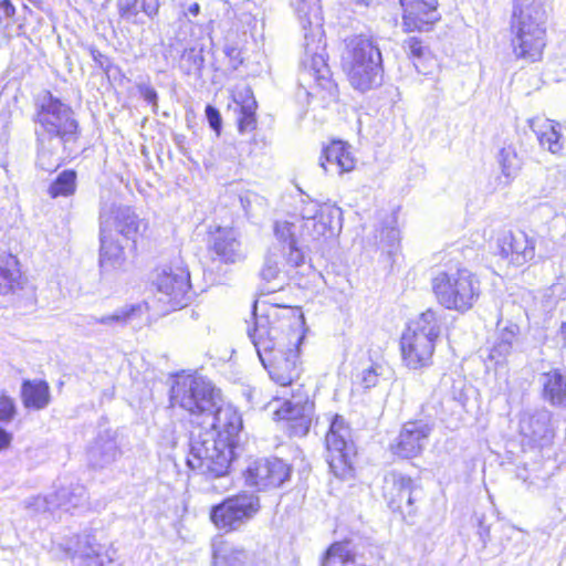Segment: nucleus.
Instances as JSON below:
<instances>
[{
  "label": "nucleus",
  "instance_id": "ddd939ff",
  "mask_svg": "<svg viewBox=\"0 0 566 566\" xmlns=\"http://www.w3.org/2000/svg\"><path fill=\"white\" fill-rule=\"evenodd\" d=\"M155 284L158 292L172 308L184 307L192 297L190 273L181 265H169L161 269Z\"/></svg>",
  "mask_w": 566,
  "mask_h": 566
},
{
  "label": "nucleus",
  "instance_id": "e433bc0d",
  "mask_svg": "<svg viewBox=\"0 0 566 566\" xmlns=\"http://www.w3.org/2000/svg\"><path fill=\"white\" fill-rule=\"evenodd\" d=\"M76 190V172L72 169L63 170L49 187L51 198L69 197Z\"/></svg>",
  "mask_w": 566,
  "mask_h": 566
},
{
  "label": "nucleus",
  "instance_id": "aec40b11",
  "mask_svg": "<svg viewBox=\"0 0 566 566\" xmlns=\"http://www.w3.org/2000/svg\"><path fill=\"white\" fill-rule=\"evenodd\" d=\"M209 251L213 259L226 264H234L245 259V251L232 228H218L211 237Z\"/></svg>",
  "mask_w": 566,
  "mask_h": 566
},
{
  "label": "nucleus",
  "instance_id": "c756f323",
  "mask_svg": "<svg viewBox=\"0 0 566 566\" xmlns=\"http://www.w3.org/2000/svg\"><path fill=\"white\" fill-rule=\"evenodd\" d=\"M21 398L25 408L41 410L50 403V387L44 380H24Z\"/></svg>",
  "mask_w": 566,
  "mask_h": 566
},
{
  "label": "nucleus",
  "instance_id": "052dcab7",
  "mask_svg": "<svg viewBox=\"0 0 566 566\" xmlns=\"http://www.w3.org/2000/svg\"><path fill=\"white\" fill-rule=\"evenodd\" d=\"M359 3H367V0H357Z\"/></svg>",
  "mask_w": 566,
  "mask_h": 566
},
{
  "label": "nucleus",
  "instance_id": "58836bf2",
  "mask_svg": "<svg viewBox=\"0 0 566 566\" xmlns=\"http://www.w3.org/2000/svg\"><path fill=\"white\" fill-rule=\"evenodd\" d=\"M499 163L502 174L509 179L514 178L522 166V161L512 146L503 147L500 150Z\"/></svg>",
  "mask_w": 566,
  "mask_h": 566
},
{
  "label": "nucleus",
  "instance_id": "c03bdc74",
  "mask_svg": "<svg viewBox=\"0 0 566 566\" xmlns=\"http://www.w3.org/2000/svg\"><path fill=\"white\" fill-rule=\"evenodd\" d=\"M15 403L14 400L6 395L4 391H0V421L9 422L15 416Z\"/></svg>",
  "mask_w": 566,
  "mask_h": 566
},
{
  "label": "nucleus",
  "instance_id": "9b49d317",
  "mask_svg": "<svg viewBox=\"0 0 566 566\" xmlns=\"http://www.w3.org/2000/svg\"><path fill=\"white\" fill-rule=\"evenodd\" d=\"M260 507L259 496L243 491L212 506L210 518L219 530L237 531L252 520Z\"/></svg>",
  "mask_w": 566,
  "mask_h": 566
},
{
  "label": "nucleus",
  "instance_id": "4be33fe9",
  "mask_svg": "<svg viewBox=\"0 0 566 566\" xmlns=\"http://www.w3.org/2000/svg\"><path fill=\"white\" fill-rule=\"evenodd\" d=\"M312 405L307 401L285 400L283 405L275 411L279 419L289 422L290 434L304 437L307 434L312 423Z\"/></svg>",
  "mask_w": 566,
  "mask_h": 566
},
{
  "label": "nucleus",
  "instance_id": "dca6fc26",
  "mask_svg": "<svg viewBox=\"0 0 566 566\" xmlns=\"http://www.w3.org/2000/svg\"><path fill=\"white\" fill-rule=\"evenodd\" d=\"M432 431L431 426L419 420L403 424L396 442L391 444V451L403 459L419 455L424 449Z\"/></svg>",
  "mask_w": 566,
  "mask_h": 566
},
{
  "label": "nucleus",
  "instance_id": "7c9ffc66",
  "mask_svg": "<svg viewBox=\"0 0 566 566\" xmlns=\"http://www.w3.org/2000/svg\"><path fill=\"white\" fill-rule=\"evenodd\" d=\"M145 307V304L125 305L109 315L102 317L90 316L86 323H97L109 327H123L132 323L135 318H139Z\"/></svg>",
  "mask_w": 566,
  "mask_h": 566
},
{
  "label": "nucleus",
  "instance_id": "6e6552de",
  "mask_svg": "<svg viewBox=\"0 0 566 566\" xmlns=\"http://www.w3.org/2000/svg\"><path fill=\"white\" fill-rule=\"evenodd\" d=\"M431 286L440 305L461 313L472 308L480 296V281L462 266L438 271L431 280Z\"/></svg>",
  "mask_w": 566,
  "mask_h": 566
},
{
  "label": "nucleus",
  "instance_id": "49530a36",
  "mask_svg": "<svg viewBox=\"0 0 566 566\" xmlns=\"http://www.w3.org/2000/svg\"><path fill=\"white\" fill-rule=\"evenodd\" d=\"M281 255L284 254L286 263L292 266H300L304 263V253L297 247V244H290L280 249Z\"/></svg>",
  "mask_w": 566,
  "mask_h": 566
},
{
  "label": "nucleus",
  "instance_id": "1a4fd4ad",
  "mask_svg": "<svg viewBox=\"0 0 566 566\" xmlns=\"http://www.w3.org/2000/svg\"><path fill=\"white\" fill-rule=\"evenodd\" d=\"M440 333L441 318L432 310H427L408 325L401 336L400 348L409 368L418 369L430 364Z\"/></svg>",
  "mask_w": 566,
  "mask_h": 566
},
{
  "label": "nucleus",
  "instance_id": "c9c22d12",
  "mask_svg": "<svg viewBox=\"0 0 566 566\" xmlns=\"http://www.w3.org/2000/svg\"><path fill=\"white\" fill-rule=\"evenodd\" d=\"M515 325L504 328L494 345L491 347L488 359L494 361L495 365L503 363L512 353L513 343L516 337Z\"/></svg>",
  "mask_w": 566,
  "mask_h": 566
},
{
  "label": "nucleus",
  "instance_id": "09e8293b",
  "mask_svg": "<svg viewBox=\"0 0 566 566\" xmlns=\"http://www.w3.org/2000/svg\"><path fill=\"white\" fill-rule=\"evenodd\" d=\"M403 48L413 56L418 59L424 57L428 49L422 44L419 38L410 36L405 41Z\"/></svg>",
  "mask_w": 566,
  "mask_h": 566
},
{
  "label": "nucleus",
  "instance_id": "b1692460",
  "mask_svg": "<svg viewBox=\"0 0 566 566\" xmlns=\"http://www.w3.org/2000/svg\"><path fill=\"white\" fill-rule=\"evenodd\" d=\"M160 8L159 0H117V9L122 19L130 23H144V17L153 20Z\"/></svg>",
  "mask_w": 566,
  "mask_h": 566
},
{
  "label": "nucleus",
  "instance_id": "7ed1b4c3",
  "mask_svg": "<svg viewBox=\"0 0 566 566\" xmlns=\"http://www.w3.org/2000/svg\"><path fill=\"white\" fill-rule=\"evenodd\" d=\"M241 429L242 426L229 432L224 428L207 426L191 432L187 464L203 475L208 491L221 494L233 486L231 463Z\"/></svg>",
  "mask_w": 566,
  "mask_h": 566
},
{
  "label": "nucleus",
  "instance_id": "72a5a7b5",
  "mask_svg": "<svg viewBox=\"0 0 566 566\" xmlns=\"http://www.w3.org/2000/svg\"><path fill=\"white\" fill-rule=\"evenodd\" d=\"M99 265L103 270L115 269L124 261L123 248L114 237L99 232Z\"/></svg>",
  "mask_w": 566,
  "mask_h": 566
},
{
  "label": "nucleus",
  "instance_id": "8fccbe9b",
  "mask_svg": "<svg viewBox=\"0 0 566 566\" xmlns=\"http://www.w3.org/2000/svg\"><path fill=\"white\" fill-rule=\"evenodd\" d=\"M205 114L211 129H213L217 135H220L222 128V118L220 112L214 106L207 105Z\"/></svg>",
  "mask_w": 566,
  "mask_h": 566
},
{
  "label": "nucleus",
  "instance_id": "412c9836",
  "mask_svg": "<svg viewBox=\"0 0 566 566\" xmlns=\"http://www.w3.org/2000/svg\"><path fill=\"white\" fill-rule=\"evenodd\" d=\"M75 538V545L65 547V551L73 557H78L81 566H112L114 564L115 552H103L102 545L96 543L94 536L85 534L76 535Z\"/></svg>",
  "mask_w": 566,
  "mask_h": 566
},
{
  "label": "nucleus",
  "instance_id": "603ef678",
  "mask_svg": "<svg viewBox=\"0 0 566 566\" xmlns=\"http://www.w3.org/2000/svg\"><path fill=\"white\" fill-rule=\"evenodd\" d=\"M15 15V8L10 0H0V25H8Z\"/></svg>",
  "mask_w": 566,
  "mask_h": 566
},
{
  "label": "nucleus",
  "instance_id": "5701e85b",
  "mask_svg": "<svg viewBox=\"0 0 566 566\" xmlns=\"http://www.w3.org/2000/svg\"><path fill=\"white\" fill-rule=\"evenodd\" d=\"M119 454L120 451L115 438L108 431H105L98 434L90 447L87 459L90 465L102 469L112 464Z\"/></svg>",
  "mask_w": 566,
  "mask_h": 566
},
{
  "label": "nucleus",
  "instance_id": "bb28decb",
  "mask_svg": "<svg viewBox=\"0 0 566 566\" xmlns=\"http://www.w3.org/2000/svg\"><path fill=\"white\" fill-rule=\"evenodd\" d=\"M280 259L281 251L276 247L269 249L264 256L259 273L260 279L264 282L262 285L263 293L270 294L282 287Z\"/></svg>",
  "mask_w": 566,
  "mask_h": 566
},
{
  "label": "nucleus",
  "instance_id": "c85d7f7f",
  "mask_svg": "<svg viewBox=\"0 0 566 566\" xmlns=\"http://www.w3.org/2000/svg\"><path fill=\"white\" fill-rule=\"evenodd\" d=\"M250 555L243 547L220 541L212 544V559L214 566H244Z\"/></svg>",
  "mask_w": 566,
  "mask_h": 566
},
{
  "label": "nucleus",
  "instance_id": "ea45409f",
  "mask_svg": "<svg viewBox=\"0 0 566 566\" xmlns=\"http://www.w3.org/2000/svg\"><path fill=\"white\" fill-rule=\"evenodd\" d=\"M303 224L291 221H276L274 224V234L283 247L297 244L296 232Z\"/></svg>",
  "mask_w": 566,
  "mask_h": 566
},
{
  "label": "nucleus",
  "instance_id": "f03ea898",
  "mask_svg": "<svg viewBox=\"0 0 566 566\" xmlns=\"http://www.w3.org/2000/svg\"><path fill=\"white\" fill-rule=\"evenodd\" d=\"M34 134L36 136L38 166L45 171L55 170L70 146L78 139V123L67 104L44 91L35 98Z\"/></svg>",
  "mask_w": 566,
  "mask_h": 566
},
{
  "label": "nucleus",
  "instance_id": "37998d69",
  "mask_svg": "<svg viewBox=\"0 0 566 566\" xmlns=\"http://www.w3.org/2000/svg\"><path fill=\"white\" fill-rule=\"evenodd\" d=\"M324 218L325 214L322 213L318 220H315L310 224L312 226L313 229H310V227L304 229L306 231V234L312 240H318L319 238L326 237L327 234H334L333 229L327 224Z\"/></svg>",
  "mask_w": 566,
  "mask_h": 566
},
{
  "label": "nucleus",
  "instance_id": "f3484780",
  "mask_svg": "<svg viewBox=\"0 0 566 566\" xmlns=\"http://www.w3.org/2000/svg\"><path fill=\"white\" fill-rule=\"evenodd\" d=\"M496 245L500 255L516 266L532 260L535 254L534 240L522 230L501 233Z\"/></svg>",
  "mask_w": 566,
  "mask_h": 566
},
{
  "label": "nucleus",
  "instance_id": "a19ab883",
  "mask_svg": "<svg viewBox=\"0 0 566 566\" xmlns=\"http://www.w3.org/2000/svg\"><path fill=\"white\" fill-rule=\"evenodd\" d=\"M24 507L29 511L30 514L33 515L56 509L53 494L49 496L38 495L29 497L24 501Z\"/></svg>",
  "mask_w": 566,
  "mask_h": 566
},
{
  "label": "nucleus",
  "instance_id": "4d7b16f0",
  "mask_svg": "<svg viewBox=\"0 0 566 566\" xmlns=\"http://www.w3.org/2000/svg\"><path fill=\"white\" fill-rule=\"evenodd\" d=\"M12 436L0 427V451L8 448L11 443Z\"/></svg>",
  "mask_w": 566,
  "mask_h": 566
},
{
  "label": "nucleus",
  "instance_id": "f704fd0d",
  "mask_svg": "<svg viewBox=\"0 0 566 566\" xmlns=\"http://www.w3.org/2000/svg\"><path fill=\"white\" fill-rule=\"evenodd\" d=\"M321 566H358L349 542H336L326 551Z\"/></svg>",
  "mask_w": 566,
  "mask_h": 566
},
{
  "label": "nucleus",
  "instance_id": "cd10ccee",
  "mask_svg": "<svg viewBox=\"0 0 566 566\" xmlns=\"http://www.w3.org/2000/svg\"><path fill=\"white\" fill-rule=\"evenodd\" d=\"M543 398L552 406L566 407V376L554 369L542 374Z\"/></svg>",
  "mask_w": 566,
  "mask_h": 566
},
{
  "label": "nucleus",
  "instance_id": "2f4dec72",
  "mask_svg": "<svg viewBox=\"0 0 566 566\" xmlns=\"http://www.w3.org/2000/svg\"><path fill=\"white\" fill-rule=\"evenodd\" d=\"M56 509L71 511L72 509L85 507L87 505V493L84 485L71 484L61 486L54 493Z\"/></svg>",
  "mask_w": 566,
  "mask_h": 566
},
{
  "label": "nucleus",
  "instance_id": "a211bd4d",
  "mask_svg": "<svg viewBox=\"0 0 566 566\" xmlns=\"http://www.w3.org/2000/svg\"><path fill=\"white\" fill-rule=\"evenodd\" d=\"M406 31H429L440 20L437 0H400Z\"/></svg>",
  "mask_w": 566,
  "mask_h": 566
},
{
  "label": "nucleus",
  "instance_id": "5fc2aeb1",
  "mask_svg": "<svg viewBox=\"0 0 566 566\" xmlns=\"http://www.w3.org/2000/svg\"><path fill=\"white\" fill-rule=\"evenodd\" d=\"M260 198L253 192H247L240 196V203L248 217L253 214V203L259 201Z\"/></svg>",
  "mask_w": 566,
  "mask_h": 566
},
{
  "label": "nucleus",
  "instance_id": "39448f33",
  "mask_svg": "<svg viewBox=\"0 0 566 566\" xmlns=\"http://www.w3.org/2000/svg\"><path fill=\"white\" fill-rule=\"evenodd\" d=\"M170 401L191 417L200 418L199 428L208 426L234 432L242 426L241 416L231 406L222 403L220 390L206 378L179 376L170 389Z\"/></svg>",
  "mask_w": 566,
  "mask_h": 566
},
{
  "label": "nucleus",
  "instance_id": "f257e3e1",
  "mask_svg": "<svg viewBox=\"0 0 566 566\" xmlns=\"http://www.w3.org/2000/svg\"><path fill=\"white\" fill-rule=\"evenodd\" d=\"M248 335L272 380L290 386L302 373L300 346L305 336L303 313L295 307L270 305L258 315Z\"/></svg>",
  "mask_w": 566,
  "mask_h": 566
},
{
  "label": "nucleus",
  "instance_id": "0eeeda50",
  "mask_svg": "<svg viewBox=\"0 0 566 566\" xmlns=\"http://www.w3.org/2000/svg\"><path fill=\"white\" fill-rule=\"evenodd\" d=\"M344 61L349 82L356 90L365 92L381 85L384 78L382 57L374 39L365 35L350 39Z\"/></svg>",
  "mask_w": 566,
  "mask_h": 566
},
{
  "label": "nucleus",
  "instance_id": "4c0bfd02",
  "mask_svg": "<svg viewBox=\"0 0 566 566\" xmlns=\"http://www.w3.org/2000/svg\"><path fill=\"white\" fill-rule=\"evenodd\" d=\"M560 137L562 135L553 122L546 123L537 133V139L541 146L552 154H558L563 149Z\"/></svg>",
  "mask_w": 566,
  "mask_h": 566
},
{
  "label": "nucleus",
  "instance_id": "a18cd8bd",
  "mask_svg": "<svg viewBox=\"0 0 566 566\" xmlns=\"http://www.w3.org/2000/svg\"><path fill=\"white\" fill-rule=\"evenodd\" d=\"M321 207L316 201H303V205L300 209V213L303 220H306L304 223L305 228H308L310 224L317 220L318 216L321 217Z\"/></svg>",
  "mask_w": 566,
  "mask_h": 566
},
{
  "label": "nucleus",
  "instance_id": "3c124183",
  "mask_svg": "<svg viewBox=\"0 0 566 566\" xmlns=\"http://www.w3.org/2000/svg\"><path fill=\"white\" fill-rule=\"evenodd\" d=\"M547 303H557L566 298V286L562 282L552 284L545 293Z\"/></svg>",
  "mask_w": 566,
  "mask_h": 566
},
{
  "label": "nucleus",
  "instance_id": "473e14b6",
  "mask_svg": "<svg viewBox=\"0 0 566 566\" xmlns=\"http://www.w3.org/2000/svg\"><path fill=\"white\" fill-rule=\"evenodd\" d=\"M234 102L240 106L241 116L238 119L239 130L241 133L251 132L256 127L255 109L256 101L252 91L247 87L234 95Z\"/></svg>",
  "mask_w": 566,
  "mask_h": 566
},
{
  "label": "nucleus",
  "instance_id": "6ab92c4d",
  "mask_svg": "<svg viewBox=\"0 0 566 566\" xmlns=\"http://www.w3.org/2000/svg\"><path fill=\"white\" fill-rule=\"evenodd\" d=\"M520 433L541 447L547 444L553 436L552 413L546 408L525 410L520 416Z\"/></svg>",
  "mask_w": 566,
  "mask_h": 566
},
{
  "label": "nucleus",
  "instance_id": "20e7f679",
  "mask_svg": "<svg viewBox=\"0 0 566 566\" xmlns=\"http://www.w3.org/2000/svg\"><path fill=\"white\" fill-rule=\"evenodd\" d=\"M295 11L304 32L305 59L302 64L301 81L312 77L314 84L310 85L306 94L316 97L327 105L338 96L337 84L331 77V70L326 63L325 43L323 41V15L319 0H298Z\"/></svg>",
  "mask_w": 566,
  "mask_h": 566
},
{
  "label": "nucleus",
  "instance_id": "864d4df0",
  "mask_svg": "<svg viewBox=\"0 0 566 566\" xmlns=\"http://www.w3.org/2000/svg\"><path fill=\"white\" fill-rule=\"evenodd\" d=\"M179 7L185 17H197L200 13V4L198 2H190V0H172Z\"/></svg>",
  "mask_w": 566,
  "mask_h": 566
},
{
  "label": "nucleus",
  "instance_id": "2eb2a0df",
  "mask_svg": "<svg viewBox=\"0 0 566 566\" xmlns=\"http://www.w3.org/2000/svg\"><path fill=\"white\" fill-rule=\"evenodd\" d=\"M290 475V465L277 458L253 460L244 471L247 484L259 490L279 488Z\"/></svg>",
  "mask_w": 566,
  "mask_h": 566
},
{
  "label": "nucleus",
  "instance_id": "393cba45",
  "mask_svg": "<svg viewBox=\"0 0 566 566\" xmlns=\"http://www.w3.org/2000/svg\"><path fill=\"white\" fill-rule=\"evenodd\" d=\"M321 166L326 172L329 170L328 166L334 167L338 175L350 171L354 168V159L347 145L340 140L332 142L323 149Z\"/></svg>",
  "mask_w": 566,
  "mask_h": 566
},
{
  "label": "nucleus",
  "instance_id": "4468645a",
  "mask_svg": "<svg viewBox=\"0 0 566 566\" xmlns=\"http://www.w3.org/2000/svg\"><path fill=\"white\" fill-rule=\"evenodd\" d=\"M140 220L128 206L103 202L99 210V232L112 237L120 234L135 241L139 233Z\"/></svg>",
  "mask_w": 566,
  "mask_h": 566
},
{
  "label": "nucleus",
  "instance_id": "9d476101",
  "mask_svg": "<svg viewBox=\"0 0 566 566\" xmlns=\"http://www.w3.org/2000/svg\"><path fill=\"white\" fill-rule=\"evenodd\" d=\"M327 455L326 461L331 471L339 479L352 474L353 459L356 448L352 440V431L343 416L335 415L331 421L325 437Z\"/></svg>",
  "mask_w": 566,
  "mask_h": 566
},
{
  "label": "nucleus",
  "instance_id": "f8f14e48",
  "mask_svg": "<svg viewBox=\"0 0 566 566\" xmlns=\"http://www.w3.org/2000/svg\"><path fill=\"white\" fill-rule=\"evenodd\" d=\"M382 495L394 512H399L407 518L416 515L423 491L410 476L390 472L384 479Z\"/></svg>",
  "mask_w": 566,
  "mask_h": 566
},
{
  "label": "nucleus",
  "instance_id": "13d9d810",
  "mask_svg": "<svg viewBox=\"0 0 566 566\" xmlns=\"http://www.w3.org/2000/svg\"><path fill=\"white\" fill-rule=\"evenodd\" d=\"M453 400L462 408L465 406L467 397L462 389H459V392L453 395Z\"/></svg>",
  "mask_w": 566,
  "mask_h": 566
},
{
  "label": "nucleus",
  "instance_id": "79ce46f5",
  "mask_svg": "<svg viewBox=\"0 0 566 566\" xmlns=\"http://www.w3.org/2000/svg\"><path fill=\"white\" fill-rule=\"evenodd\" d=\"M382 371L384 367L381 365L373 363L361 370L359 381L366 389L374 388L378 385Z\"/></svg>",
  "mask_w": 566,
  "mask_h": 566
},
{
  "label": "nucleus",
  "instance_id": "a878e982",
  "mask_svg": "<svg viewBox=\"0 0 566 566\" xmlns=\"http://www.w3.org/2000/svg\"><path fill=\"white\" fill-rule=\"evenodd\" d=\"M24 279L22 276L19 261L12 254L0 255V294H14L23 289Z\"/></svg>",
  "mask_w": 566,
  "mask_h": 566
},
{
  "label": "nucleus",
  "instance_id": "680f3d73",
  "mask_svg": "<svg viewBox=\"0 0 566 566\" xmlns=\"http://www.w3.org/2000/svg\"><path fill=\"white\" fill-rule=\"evenodd\" d=\"M253 566H266V565L256 564V565H253Z\"/></svg>",
  "mask_w": 566,
  "mask_h": 566
},
{
  "label": "nucleus",
  "instance_id": "423d86ee",
  "mask_svg": "<svg viewBox=\"0 0 566 566\" xmlns=\"http://www.w3.org/2000/svg\"><path fill=\"white\" fill-rule=\"evenodd\" d=\"M548 12L543 0H514L511 32L516 57L538 61L546 46Z\"/></svg>",
  "mask_w": 566,
  "mask_h": 566
},
{
  "label": "nucleus",
  "instance_id": "6e6d98bb",
  "mask_svg": "<svg viewBox=\"0 0 566 566\" xmlns=\"http://www.w3.org/2000/svg\"><path fill=\"white\" fill-rule=\"evenodd\" d=\"M88 52L93 61L102 69H108L109 61L106 55H104L99 50L94 46H88Z\"/></svg>",
  "mask_w": 566,
  "mask_h": 566
},
{
  "label": "nucleus",
  "instance_id": "de8ad7c7",
  "mask_svg": "<svg viewBox=\"0 0 566 566\" xmlns=\"http://www.w3.org/2000/svg\"><path fill=\"white\" fill-rule=\"evenodd\" d=\"M137 91L139 95L151 105L153 112L158 111V94L149 83H138Z\"/></svg>",
  "mask_w": 566,
  "mask_h": 566
},
{
  "label": "nucleus",
  "instance_id": "bf43d9fd",
  "mask_svg": "<svg viewBox=\"0 0 566 566\" xmlns=\"http://www.w3.org/2000/svg\"><path fill=\"white\" fill-rule=\"evenodd\" d=\"M479 535L483 542V546H485L490 535L489 528L480 525Z\"/></svg>",
  "mask_w": 566,
  "mask_h": 566
}]
</instances>
